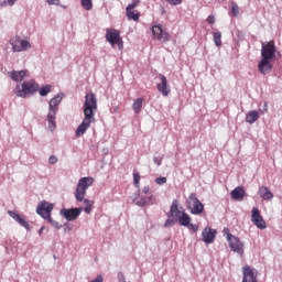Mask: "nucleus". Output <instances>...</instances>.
Wrapping results in <instances>:
<instances>
[{
	"label": "nucleus",
	"mask_w": 282,
	"mask_h": 282,
	"mask_svg": "<svg viewBox=\"0 0 282 282\" xmlns=\"http://www.w3.org/2000/svg\"><path fill=\"white\" fill-rule=\"evenodd\" d=\"M276 56V45L274 41L268 43H262L261 46V61L258 64V69L260 74H270L272 72V61Z\"/></svg>",
	"instance_id": "1"
},
{
	"label": "nucleus",
	"mask_w": 282,
	"mask_h": 282,
	"mask_svg": "<svg viewBox=\"0 0 282 282\" xmlns=\"http://www.w3.org/2000/svg\"><path fill=\"white\" fill-rule=\"evenodd\" d=\"M90 186H94V177L86 176L79 178L75 189V199L77 202H84V212L86 213V215H90L91 210H94V200L85 198V195H87V188H89Z\"/></svg>",
	"instance_id": "2"
},
{
	"label": "nucleus",
	"mask_w": 282,
	"mask_h": 282,
	"mask_svg": "<svg viewBox=\"0 0 282 282\" xmlns=\"http://www.w3.org/2000/svg\"><path fill=\"white\" fill-rule=\"evenodd\" d=\"M39 91V84L34 80H28L23 84H18L14 89L15 96L19 98H28L32 96V94H36Z\"/></svg>",
	"instance_id": "3"
},
{
	"label": "nucleus",
	"mask_w": 282,
	"mask_h": 282,
	"mask_svg": "<svg viewBox=\"0 0 282 282\" xmlns=\"http://www.w3.org/2000/svg\"><path fill=\"white\" fill-rule=\"evenodd\" d=\"M96 111H98V99L96 98V94L87 93L84 101V116L95 118Z\"/></svg>",
	"instance_id": "4"
},
{
	"label": "nucleus",
	"mask_w": 282,
	"mask_h": 282,
	"mask_svg": "<svg viewBox=\"0 0 282 282\" xmlns=\"http://www.w3.org/2000/svg\"><path fill=\"white\" fill-rule=\"evenodd\" d=\"M142 195L139 197V199L137 200V206H153V204H155L156 198L155 195H153V193H151V187L149 185L144 186L141 191Z\"/></svg>",
	"instance_id": "5"
},
{
	"label": "nucleus",
	"mask_w": 282,
	"mask_h": 282,
	"mask_svg": "<svg viewBox=\"0 0 282 282\" xmlns=\"http://www.w3.org/2000/svg\"><path fill=\"white\" fill-rule=\"evenodd\" d=\"M224 232L225 235H227V241L229 243L230 250H232V252H237V254H239L240 257H243V242H241L238 237L232 236L228 228H226Z\"/></svg>",
	"instance_id": "6"
},
{
	"label": "nucleus",
	"mask_w": 282,
	"mask_h": 282,
	"mask_svg": "<svg viewBox=\"0 0 282 282\" xmlns=\"http://www.w3.org/2000/svg\"><path fill=\"white\" fill-rule=\"evenodd\" d=\"M12 46V52H28L32 50V44L28 40H21V36L17 35L15 37L9 41Z\"/></svg>",
	"instance_id": "7"
},
{
	"label": "nucleus",
	"mask_w": 282,
	"mask_h": 282,
	"mask_svg": "<svg viewBox=\"0 0 282 282\" xmlns=\"http://www.w3.org/2000/svg\"><path fill=\"white\" fill-rule=\"evenodd\" d=\"M106 41L110 43L111 47H116V45H118L119 50H122L123 47L122 37H120V31L116 29H107Z\"/></svg>",
	"instance_id": "8"
},
{
	"label": "nucleus",
	"mask_w": 282,
	"mask_h": 282,
	"mask_svg": "<svg viewBox=\"0 0 282 282\" xmlns=\"http://www.w3.org/2000/svg\"><path fill=\"white\" fill-rule=\"evenodd\" d=\"M187 208L191 210L192 215H202L204 213V204L199 202L197 195L192 193L187 200Z\"/></svg>",
	"instance_id": "9"
},
{
	"label": "nucleus",
	"mask_w": 282,
	"mask_h": 282,
	"mask_svg": "<svg viewBox=\"0 0 282 282\" xmlns=\"http://www.w3.org/2000/svg\"><path fill=\"white\" fill-rule=\"evenodd\" d=\"M52 210H54V204L42 200L37 204L36 213L43 219L52 217Z\"/></svg>",
	"instance_id": "10"
},
{
	"label": "nucleus",
	"mask_w": 282,
	"mask_h": 282,
	"mask_svg": "<svg viewBox=\"0 0 282 282\" xmlns=\"http://www.w3.org/2000/svg\"><path fill=\"white\" fill-rule=\"evenodd\" d=\"M80 213H83V207H76V208H63L59 212V215L66 219V221H76L78 217H80Z\"/></svg>",
	"instance_id": "11"
},
{
	"label": "nucleus",
	"mask_w": 282,
	"mask_h": 282,
	"mask_svg": "<svg viewBox=\"0 0 282 282\" xmlns=\"http://www.w3.org/2000/svg\"><path fill=\"white\" fill-rule=\"evenodd\" d=\"M152 34L154 41H159L160 43H167V41H171V35L169 32L164 31L161 25H153Z\"/></svg>",
	"instance_id": "12"
},
{
	"label": "nucleus",
	"mask_w": 282,
	"mask_h": 282,
	"mask_svg": "<svg viewBox=\"0 0 282 282\" xmlns=\"http://www.w3.org/2000/svg\"><path fill=\"white\" fill-rule=\"evenodd\" d=\"M251 221L259 228L260 230H265L267 225L265 220H263V216H261V212H259V208L253 207L251 212Z\"/></svg>",
	"instance_id": "13"
},
{
	"label": "nucleus",
	"mask_w": 282,
	"mask_h": 282,
	"mask_svg": "<svg viewBox=\"0 0 282 282\" xmlns=\"http://www.w3.org/2000/svg\"><path fill=\"white\" fill-rule=\"evenodd\" d=\"M94 122H96L95 117L85 116L83 122L76 129V135H85V133H87V129H89Z\"/></svg>",
	"instance_id": "14"
},
{
	"label": "nucleus",
	"mask_w": 282,
	"mask_h": 282,
	"mask_svg": "<svg viewBox=\"0 0 282 282\" xmlns=\"http://www.w3.org/2000/svg\"><path fill=\"white\" fill-rule=\"evenodd\" d=\"M160 83L156 84V89L162 96H169L171 94V86L169 85V79L166 76L159 74Z\"/></svg>",
	"instance_id": "15"
},
{
	"label": "nucleus",
	"mask_w": 282,
	"mask_h": 282,
	"mask_svg": "<svg viewBox=\"0 0 282 282\" xmlns=\"http://www.w3.org/2000/svg\"><path fill=\"white\" fill-rule=\"evenodd\" d=\"M185 213H186V210L183 209L182 206H180V202L177 199H174L172 202V205H171V208H170L169 217H176V219H178Z\"/></svg>",
	"instance_id": "16"
},
{
	"label": "nucleus",
	"mask_w": 282,
	"mask_h": 282,
	"mask_svg": "<svg viewBox=\"0 0 282 282\" xmlns=\"http://www.w3.org/2000/svg\"><path fill=\"white\" fill-rule=\"evenodd\" d=\"M216 235L217 230L207 227L202 232V240L204 241V243H214Z\"/></svg>",
	"instance_id": "17"
},
{
	"label": "nucleus",
	"mask_w": 282,
	"mask_h": 282,
	"mask_svg": "<svg viewBox=\"0 0 282 282\" xmlns=\"http://www.w3.org/2000/svg\"><path fill=\"white\" fill-rule=\"evenodd\" d=\"M8 215H10L14 221L20 224V226L25 228V230H30V224L21 215L17 214V212H8Z\"/></svg>",
	"instance_id": "18"
},
{
	"label": "nucleus",
	"mask_w": 282,
	"mask_h": 282,
	"mask_svg": "<svg viewBox=\"0 0 282 282\" xmlns=\"http://www.w3.org/2000/svg\"><path fill=\"white\" fill-rule=\"evenodd\" d=\"M242 282H257V275L250 267L243 268V279Z\"/></svg>",
	"instance_id": "19"
},
{
	"label": "nucleus",
	"mask_w": 282,
	"mask_h": 282,
	"mask_svg": "<svg viewBox=\"0 0 282 282\" xmlns=\"http://www.w3.org/2000/svg\"><path fill=\"white\" fill-rule=\"evenodd\" d=\"M8 75L11 78V80H14L15 83H21V80H23V78H25L28 76V72L13 70V72H9Z\"/></svg>",
	"instance_id": "20"
},
{
	"label": "nucleus",
	"mask_w": 282,
	"mask_h": 282,
	"mask_svg": "<svg viewBox=\"0 0 282 282\" xmlns=\"http://www.w3.org/2000/svg\"><path fill=\"white\" fill-rule=\"evenodd\" d=\"M258 193L265 202H270V199H273L274 197V194H272L268 186H260Z\"/></svg>",
	"instance_id": "21"
},
{
	"label": "nucleus",
	"mask_w": 282,
	"mask_h": 282,
	"mask_svg": "<svg viewBox=\"0 0 282 282\" xmlns=\"http://www.w3.org/2000/svg\"><path fill=\"white\" fill-rule=\"evenodd\" d=\"M246 197V191L243 187L238 186L231 192V198L236 199V202H241Z\"/></svg>",
	"instance_id": "22"
},
{
	"label": "nucleus",
	"mask_w": 282,
	"mask_h": 282,
	"mask_svg": "<svg viewBox=\"0 0 282 282\" xmlns=\"http://www.w3.org/2000/svg\"><path fill=\"white\" fill-rule=\"evenodd\" d=\"M56 111H58V109L56 108H50L48 110L47 121L51 129H56Z\"/></svg>",
	"instance_id": "23"
},
{
	"label": "nucleus",
	"mask_w": 282,
	"mask_h": 282,
	"mask_svg": "<svg viewBox=\"0 0 282 282\" xmlns=\"http://www.w3.org/2000/svg\"><path fill=\"white\" fill-rule=\"evenodd\" d=\"M257 120H259V111L251 110L247 113L246 122H248V124H254V122H257Z\"/></svg>",
	"instance_id": "24"
},
{
	"label": "nucleus",
	"mask_w": 282,
	"mask_h": 282,
	"mask_svg": "<svg viewBox=\"0 0 282 282\" xmlns=\"http://www.w3.org/2000/svg\"><path fill=\"white\" fill-rule=\"evenodd\" d=\"M126 17L128 21H140V12H135L134 10H126Z\"/></svg>",
	"instance_id": "25"
},
{
	"label": "nucleus",
	"mask_w": 282,
	"mask_h": 282,
	"mask_svg": "<svg viewBox=\"0 0 282 282\" xmlns=\"http://www.w3.org/2000/svg\"><path fill=\"white\" fill-rule=\"evenodd\" d=\"M192 221V218L188 214H186V212L178 218V224L181 226H185L187 227Z\"/></svg>",
	"instance_id": "26"
},
{
	"label": "nucleus",
	"mask_w": 282,
	"mask_h": 282,
	"mask_svg": "<svg viewBox=\"0 0 282 282\" xmlns=\"http://www.w3.org/2000/svg\"><path fill=\"white\" fill-rule=\"evenodd\" d=\"M144 102V99L138 98L133 104H132V109L134 113H140L142 111V104Z\"/></svg>",
	"instance_id": "27"
},
{
	"label": "nucleus",
	"mask_w": 282,
	"mask_h": 282,
	"mask_svg": "<svg viewBox=\"0 0 282 282\" xmlns=\"http://www.w3.org/2000/svg\"><path fill=\"white\" fill-rule=\"evenodd\" d=\"M61 100H63V97L56 96L51 99L50 101V108L51 109H58V105H61Z\"/></svg>",
	"instance_id": "28"
},
{
	"label": "nucleus",
	"mask_w": 282,
	"mask_h": 282,
	"mask_svg": "<svg viewBox=\"0 0 282 282\" xmlns=\"http://www.w3.org/2000/svg\"><path fill=\"white\" fill-rule=\"evenodd\" d=\"M80 3L84 10L89 11L94 8V2H91V0H82Z\"/></svg>",
	"instance_id": "29"
},
{
	"label": "nucleus",
	"mask_w": 282,
	"mask_h": 282,
	"mask_svg": "<svg viewBox=\"0 0 282 282\" xmlns=\"http://www.w3.org/2000/svg\"><path fill=\"white\" fill-rule=\"evenodd\" d=\"M213 36H214L215 45H216L217 47H221V32H215V33L213 34Z\"/></svg>",
	"instance_id": "30"
},
{
	"label": "nucleus",
	"mask_w": 282,
	"mask_h": 282,
	"mask_svg": "<svg viewBox=\"0 0 282 282\" xmlns=\"http://www.w3.org/2000/svg\"><path fill=\"white\" fill-rule=\"evenodd\" d=\"M40 96H47L52 91V86L51 85H45L40 88Z\"/></svg>",
	"instance_id": "31"
},
{
	"label": "nucleus",
	"mask_w": 282,
	"mask_h": 282,
	"mask_svg": "<svg viewBox=\"0 0 282 282\" xmlns=\"http://www.w3.org/2000/svg\"><path fill=\"white\" fill-rule=\"evenodd\" d=\"M140 178H141L140 173L134 172L133 173V184H134L135 188H140Z\"/></svg>",
	"instance_id": "32"
},
{
	"label": "nucleus",
	"mask_w": 282,
	"mask_h": 282,
	"mask_svg": "<svg viewBox=\"0 0 282 282\" xmlns=\"http://www.w3.org/2000/svg\"><path fill=\"white\" fill-rule=\"evenodd\" d=\"M46 221H48V224H52L54 226V228H56L57 230H61L62 226L61 224H58V221L52 219V216H48V218H45Z\"/></svg>",
	"instance_id": "33"
},
{
	"label": "nucleus",
	"mask_w": 282,
	"mask_h": 282,
	"mask_svg": "<svg viewBox=\"0 0 282 282\" xmlns=\"http://www.w3.org/2000/svg\"><path fill=\"white\" fill-rule=\"evenodd\" d=\"M231 14L232 17H239V6L235 2L231 3Z\"/></svg>",
	"instance_id": "34"
},
{
	"label": "nucleus",
	"mask_w": 282,
	"mask_h": 282,
	"mask_svg": "<svg viewBox=\"0 0 282 282\" xmlns=\"http://www.w3.org/2000/svg\"><path fill=\"white\" fill-rule=\"evenodd\" d=\"M140 6V0H132L130 4L126 8V10H135Z\"/></svg>",
	"instance_id": "35"
},
{
	"label": "nucleus",
	"mask_w": 282,
	"mask_h": 282,
	"mask_svg": "<svg viewBox=\"0 0 282 282\" xmlns=\"http://www.w3.org/2000/svg\"><path fill=\"white\" fill-rule=\"evenodd\" d=\"M155 184H158L159 186H163V184H166V177H164V176L156 177Z\"/></svg>",
	"instance_id": "36"
},
{
	"label": "nucleus",
	"mask_w": 282,
	"mask_h": 282,
	"mask_svg": "<svg viewBox=\"0 0 282 282\" xmlns=\"http://www.w3.org/2000/svg\"><path fill=\"white\" fill-rule=\"evenodd\" d=\"M17 3V0H4L0 2V7L3 8V6H14Z\"/></svg>",
	"instance_id": "37"
},
{
	"label": "nucleus",
	"mask_w": 282,
	"mask_h": 282,
	"mask_svg": "<svg viewBox=\"0 0 282 282\" xmlns=\"http://www.w3.org/2000/svg\"><path fill=\"white\" fill-rule=\"evenodd\" d=\"M186 228H188V230H192V232H197V230H199V226L193 225L191 223L186 226Z\"/></svg>",
	"instance_id": "38"
},
{
	"label": "nucleus",
	"mask_w": 282,
	"mask_h": 282,
	"mask_svg": "<svg viewBox=\"0 0 282 282\" xmlns=\"http://www.w3.org/2000/svg\"><path fill=\"white\" fill-rule=\"evenodd\" d=\"M170 6H181L182 0H165Z\"/></svg>",
	"instance_id": "39"
},
{
	"label": "nucleus",
	"mask_w": 282,
	"mask_h": 282,
	"mask_svg": "<svg viewBox=\"0 0 282 282\" xmlns=\"http://www.w3.org/2000/svg\"><path fill=\"white\" fill-rule=\"evenodd\" d=\"M56 162H58V159L56 156H54V155L50 156V159H48L50 164H56Z\"/></svg>",
	"instance_id": "40"
},
{
	"label": "nucleus",
	"mask_w": 282,
	"mask_h": 282,
	"mask_svg": "<svg viewBox=\"0 0 282 282\" xmlns=\"http://www.w3.org/2000/svg\"><path fill=\"white\" fill-rule=\"evenodd\" d=\"M207 23H209V25H215V18L213 15H209L207 18Z\"/></svg>",
	"instance_id": "41"
},
{
	"label": "nucleus",
	"mask_w": 282,
	"mask_h": 282,
	"mask_svg": "<svg viewBox=\"0 0 282 282\" xmlns=\"http://www.w3.org/2000/svg\"><path fill=\"white\" fill-rule=\"evenodd\" d=\"M58 1H61V0H46L48 6H57Z\"/></svg>",
	"instance_id": "42"
},
{
	"label": "nucleus",
	"mask_w": 282,
	"mask_h": 282,
	"mask_svg": "<svg viewBox=\"0 0 282 282\" xmlns=\"http://www.w3.org/2000/svg\"><path fill=\"white\" fill-rule=\"evenodd\" d=\"M72 225H69V224H65L64 225V230H65V232H69V231H72Z\"/></svg>",
	"instance_id": "43"
},
{
	"label": "nucleus",
	"mask_w": 282,
	"mask_h": 282,
	"mask_svg": "<svg viewBox=\"0 0 282 282\" xmlns=\"http://www.w3.org/2000/svg\"><path fill=\"white\" fill-rule=\"evenodd\" d=\"M165 228H171V226H173V220H171V219H167L166 221H165Z\"/></svg>",
	"instance_id": "44"
},
{
	"label": "nucleus",
	"mask_w": 282,
	"mask_h": 282,
	"mask_svg": "<svg viewBox=\"0 0 282 282\" xmlns=\"http://www.w3.org/2000/svg\"><path fill=\"white\" fill-rule=\"evenodd\" d=\"M154 162H155V164H158V166H160L162 164L161 161H158V158H154Z\"/></svg>",
	"instance_id": "45"
},
{
	"label": "nucleus",
	"mask_w": 282,
	"mask_h": 282,
	"mask_svg": "<svg viewBox=\"0 0 282 282\" xmlns=\"http://www.w3.org/2000/svg\"><path fill=\"white\" fill-rule=\"evenodd\" d=\"M43 230H45V227H42V228L39 230V235H43Z\"/></svg>",
	"instance_id": "46"
},
{
	"label": "nucleus",
	"mask_w": 282,
	"mask_h": 282,
	"mask_svg": "<svg viewBox=\"0 0 282 282\" xmlns=\"http://www.w3.org/2000/svg\"><path fill=\"white\" fill-rule=\"evenodd\" d=\"M221 1V3H224V1H226V0H220Z\"/></svg>",
	"instance_id": "47"
}]
</instances>
